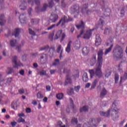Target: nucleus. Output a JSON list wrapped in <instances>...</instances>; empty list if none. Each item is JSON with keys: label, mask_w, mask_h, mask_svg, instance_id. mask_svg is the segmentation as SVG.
Returning a JSON list of instances; mask_svg holds the SVG:
<instances>
[{"label": "nucleus", "mask_w": 127, "mask_h": 127, "mask_svg": "<svg viewBox=\"0 0 127 127\" xmlns=\"http://www.w3.org/2000/svg\"><path fill=\"white\" fill-rule=\"evenodd\" d=\"M97 63L96 64V68L95 70V75L98 78L103 77V72H102V66L103 65V55H104V51L102 49L100 50L98 53Z\"/></svg>", "instance_id": "nucleus-1"}, {"label": "nucleus", "mask_w": 127, "mask_h": 127, "mask_svg": "<svg viewBox=\"0 0 127 127\" xmlns=\"http://www.w3.org/2000/svg\"><path fill=\"white\" fill-rule=\"evenodd\" d=\"M123 48L119 45H117L113 51V57L116 59H121L123 57Z\"/></svg>", "instance_id": "nucleus-2"}, {"label": "nucleus", "mask_w": 127, "mask_h": 127, "mask_svg": "<svg viewBox=\"0 0 127 127\" xmlns=\"http://www.w3.org/2000/svg\"><path fill=\"white\" fill-rule=\"evenodd\" d=\"M101 121V118H98L96 121L95 119H90L87 124H84L83 127H97V123H99Z\"/></svg>", "instance_id": "nucleus-3"}, {"label": "nucleus", "mask_w": 127, "mask_h": 127, "mask_svg": "<svg viewBox=\"0 0 127 127\" xmlns=\"http://www.w3.org/2000/svg\"><path fill=\"white\" fill-rule=\"evenodd\" d=\"M118 105H117V101H114L112 104V110L113 113H115L116 117L113 118V121L114 122H116L118 119H119V115H118V114H119V111H120V109L118 108L117 107Z\"/></svg>", "instance_id": "nucleus-4"}, {"label": "nucleus", "mask_w": 127, "mask_h": 127, "mask_svg": "<svg viewBox=\"0 0 127 127\" xmlns=\"http://www.w3.org/2000/svg\"><path fill=\"white\" fill-rule=\"evenodd\" d=\"M69 21H73V18L68 17L67 18V16H64L63 18H62L58 23H57V26H59L61 24V27H63L66 22H69Z\"/></svg>", "instance_id": "nucleus-5"}, {"label": "nucleus", "mask_w": 127, "mask_h": 127, "mask_svg": "<svg viewBox=\"0 0 127 127\" xmlns=\"http://www.w3.org/2000/svg\"><path fill=\"white\" fill-rule=\"evenodd\" d=\"M75 27L77 29H82L80 31V34L77 36V38H80L85 33V23L83 21H80V24H75Z\"/></svg>", "instance_id": "nucleus-6"}, {"label": "nucleus", "mask_w": 127, "mask_h": 127, "mask_svg": "<svg viewBox=\"0 0 127 127\" xmlns=\"http://www.w3.org/2000/svg\"><path fill=\"white\" fill-rule=\"evenodd\" d=\"M12 62L14 63V68H18V67H23V64L20 62L17 63V57L14 56L12 58Z\"/></svg>", "instance_id": "nucleus-7"}, {"label": "nucleus", "mask_w": 127, "mask_h": 127, "mask_svg": "<svg viewBox=\"0 0 127 127\" xmlns=\"http://www.w3.org/2000/svg\"><path fill=\"white\" fill-rule=\"evenodd\" d=\"M88 9V3L85 4L83 5L82 8H81V12L82 13V14H84V13H86L87 15H89L90 13H91V11Z\"/></svg>", "instance_id": "nucleus-8"}, {"label": "nucleus", "mask_w": 127, "mask_h": 127, "mask_svg": "<svg viewBox=\"0 0 127 127\" xmlns=\"http://www.w3.org/2000/svg\"><path fill=\"white\" fill-rule=\"evenodd\" d=\"M59 18V16L57 14H53L52 13L50 16V20L51 21L52 23H55L57 21H58Z\"/></svg>", "instance_id": "nucleus-9"}, {"label": "nucleus", "mask_w": 127, "mask_h": 127, "mask_svg": "<svg viewBox=\"0 0 127 127\" xmlns=\"http://www.w3.org/2000/svg\"><path fill=\"white\" fill-rule=\"evenodd\" d=\"M94 30V29L92 30H88L86 31V33L84 34V36L82 37L83 39H90L91 36H92V32Z\"/></svg>", "instance_id": "nucleus-10"}, {"label": "nucleus", "mask_w": 127, "mask_h": 127, "mask_svg": "<svg viewBox=\"0 0 127 127\" xmlns=\"http://www.w3.org/2000/svg\"><path fill=\"white\" fill-rule=\"evenodd\" d=\"M20 22L22 24L26 23V14H22L20 15L19 17Z\"/></svg>", "instance_id": "nucleus-11"}, {"label": "nucleus", "mask_w": 127, "mask_h": 127, "mask_svg": "<svg viewBox=\"0 0 127 127\" xmlns=\"http://www.w3.org/2000/svg\"><path fill=\"white\" fill-rule=\"evenodd\" d=\"M101 44H102V39H101L100 35L99 34H97L96 35V40H95V45L96 46H99V45H101Z\"/></svg>", "instance_id": "nucleus-12"}, {"label": "nucleus", "mask_w": 127, "mask_h": 127, "mask_svg": "<svg viewBox=\"0 0 127 127\" xmlns=\"http://www.w3.org/2000/svg\"><path fill=\"white\" fill-rule=\"evenodd\" d=\"M89 52H90V48L89 47H83L82 52L83 55H88L89 54Z\"/></svg>", "instance_id": "nucleus-13"}, {"label": "nucleus", "mask_w": 127, "mask_h": 127, "mask_svg": "<svg viewBox=\"0 0 127 127\" xmlns=\"http://www.w3.org/2000/svg\"><path fill=\"white\" fill-rule=\"evenodd\" d=\"M62 30H59L57 32L56 34L55 39L57 40V39H59L61 37V35H62Z\"/></svg>", "instance_id": "nucleus-14"}, {"label": "nucleus", "mask_w": 127, "mask_h": 127, "mask_svg": "<svg viewBox=\"0 0 127 127\" xmlns=\"http://www.w3.org/2000/svg\"><path fill=\"white\" fill-rule=\"evenodd\" d=\"M99 82V79H95L92 83L91 87L90 88V90H93V89H95L96 87L97 86V84H98Z\"/></svg>", "instance_id": "nucleus-15"}, {"label": "nucleus", "mask_w": 127, "mask_h": 127, "mask_svg": "<svg viewBox=\"0 0 127 127\" xmlns=\"http://www.w3.org/2000/svg\"><path fill=\"white\" fill-rule=\"evenodd\" d=\"M20 33V29L17 28L15 29V31L12 33V36H15V37H17Z\"/></svg>", "instance_id": "nucleus-16"}, {"label": "nucleus", "mask_w": 127, "mask_h": 127, "mask_svg": "<svg viewBox=\"0 0 127 127\" xmlns=\"http://www.w3.org/2000/svg\"><path fill=\"white\" fill-rule=\"evenodd\" d=\"M110 113H111V110H109L107 112H104L103 111L100 112V115L102 117H107V118L110 117Z\"/></svg>", "instance_id": "nucleus-17"}, {"label": "nucleus", "mask_w": 127, "mask_h": 127, "mask_svg": "<svg viewBox=\"0 0 127 127\" xmlns=\"http://www.w3.org/2000/svg\"><path fill=\"white\" fill-rule=\"evenodd\" d=\"M4 23H5V19H4V15L1 14L0 15V25H4Z\"/></svg>", "instance_id": "nucleus-18"}, {"label": "nucleus", "mask_w": 127, "mask_h": 127, "mask_svg": "<svg viewBox=\"0 0 127 127\" xmlns=\"http://www.w3.org/2000/svg\"><path fill=\"white\" fill-rule=\"evenodd\" d=\"M59 2V0H51L50 2H49V7L51 8L53 7V5H55V3Z\"/></svg>", "instance_id": "nucleus-19"}, {"label": "nucleus", "mask_w": 127, "mask_h": 127, "mask_svg": "<svg viewBox=\"0 0 127 127\" xmlns=\"http://www.w3.org/2000/svg\"><path fill=\"white\" fill-rule=\"evenodd\" d=\"M107 90L105 88H103L101 91V93H100V98H104V97H105V96H106V95H107Z\"/></svg>", "instance_id": "nucleus-20"}, {"label": "nucleus", "mask_w": 127, "mask_h": 127, "mask_svg": "<svg viewBox=\"0 0 127 127\" xmlns=\"http://www.w3.org/2000/svg\"><path fill=\"white\" fill-rule=\"evenodd\" d=\"M72 44V41H70L67 44V47L65 49V51L67 53H70L71 51V45Z\"/></svg>", "instance_id": "nucleus-21"}, {"label": "nucleus", "mask_w": 127, "mask_h": 127, "mask_svg": "<svg viewBox=\"0 0 127 127\" xmlns=\"http://www.w3.org/2000/svg\"><path fill=\"white\" fill-rule=\"evenodd\" d=\"M113 47H114V44H112L109 48L106 49L104 53V55L106 56L109 54V53H110V52L112 51V49H113Z\"/></svg>", "instance_id": "nucleus-22"}, {"label": "nucleus", "mask_w": 127, "mask_h": 127, "mask_svg": "<svg viewBox=\"0 0 127 127\" xmlns=\"http://www.w3.org/2000/svg\"><path fill=\"white\" fill-rule=\"evenodd\" d=\"M21 2L22 4L20 6V9H21V10H25V9H26V6H25V4H26V1H25V0H23Z\"/></svg>", "instance_id": "nucleus-23"}, {"label": "nucleus", "mask_w": 127, "mask_h": 127, "mask_svg": "<svg viewBox=\"0 0 127 127\" xmlns=\"http://www.w3.org/2000/svg\"><path fill=\"white\" fill-rule=\"evenodd\" d=\"M83 81L85 83H87L89 81V78H88V74L87 72H85L82 76Z\"/></svg>", "instance_id": "nucleus-24"}, {"label": "nucleus", "mask_w": 127, "mask_h": 127, "mask_svg": "<svg viewBox=\"0 0 127 127\" xmlns=\"http://www.w3.org/2000/svg\"><path fill=\"white\" fill-rule=\"evenodd\" d=\"M96 56H93L91 60H90V65L91 66H94L95 64H96Z\"/></svg>", "instance_id": "nucleus-25"}, {"label": "nucleus", "mask_w": 127, "mask_h": 127, "mask_svg": "<svg viewBox=\"0 0 127 127\" xmlns=\"http://www.w3.org/2000/svg\"><path fill=\"white\" fill-rule=\"evenodd\" d=\"M65 83L66 84H71L72 83V79L70 78L69 74H67L66 76Z\"/></svg>", "instance_id": "nucleus-26"}, {"label": "nucleus", "mask_w": 127, "mask_h": 127, "mask_svg": "<svg viewBox=\"0 0 127 127\" xmlns=\"http://www.w3.org/2000/svg\"><path fill=\"white\" fill-rule=\"evenodd\" d=\"M40 20L39 19H31V23L33 25L38 24Z\"/></svg>", "instance_id": "nucleus-27"}, {"label": "nucleus", "mask_w": 127, "mask_h": 127, "mask_svg": "<svg viewBox=\"0 0 127 127\" xmlns=\"http://www.w3.org/2000/svg\"><path fill=\"white\" fill-rule=\"evenodd\" d=\"M56 97L58 100H62L63 98H64V94L63 93L57 94L56 95Z\"/></svg>", "instance_id": "nucleus-28"}, {"label": "nucleus", "mask_w": 127, "mask_h": 127, "mask_svg": "<svg viewBox=\"0 0 127 127\" xmlns=\"http://www.w3.org/2000/svg\"><path fill=\"white\" fill-rule=\"evenodd\" d=\"M111 75H112V69H107L106 70L105 77L108 78V77H110Z\"/></svg>", "instance_id": "nucleus-29"}, {"label": "nucleus", "mask_w": 127, "mask_h": 127, "mask_svg": "<svg viewBox=\"0 0 127 127\" xmlns=\"http://www.w3.org/2000/svg\"><path fill=\"white\" fill-rule=\"evenodd\" d=\"M17 43L16 40L12 39L11 41H10V44L11 47H14Z\"/></svg>", "instance_id": "nucleus-30"}, {"label": "nucleus", "mask_w": 127, "mask_h": 127, "mask_svg": "<svg viewBox=\"0 0 127 127\" xmlns=\"http://www.w3.org/2000/svg\"><path fill=\"white\" fill-rule=\"evenodd\" d=\"M122 63L123 62H121L118 66V70L119 72H120V73H123V68H122V67H123V65H122Z\"/></svg>", "instance_id": "nucleus-31"}, {"label": "nucleus", "mask_w": 127, "mask_h": 127, "mask_svg": "<svg viewBox=\"0 0 127 127\" xmlns=\"http://www.w3.org/2000/svg\"><path fill=\"white\" fill-rule=\"evenodd\" d=\"M110 33H112V29H109L108 28H106L104 30V34L105 35H107V34H110Z\"/></svg>", "instance_id": "nucleus-32"}, {"label": "nucleus", "mask_w": 127, "mask_h": 127, "mask_svg": "<svg viewBox=\"0 0 127 127\" xmlns=\"http://www.w3.org/2000/svg\"><path fill=\"white\" fill-rule=\"evenodd\" d=\"M88 108L87 106H83L82 108L80 109V113L82 112H88Z\"/></svg>", "instance_id": "nucleus-33"}, {"label": "nucleus", "mask_w": 127, "mask_h": 127, "mask_svg": "<svg viewBox=\"0 0 127 127\" xmlns=\"http://www.w3.org/2000/svg\"><path fill=\"white\" fill-rule=\"evenodd\" d=\"M11 107L13 110H17V106L16 105V103L14 102H12Z\"/></svg>", "instance_id": "nucleus-34"}, {"label": "nucleus", "mask_w": 127, "mask_h": 127, "mask_svg": "<svg viewBox=\"0 0 127 127\" xmlns=\"http://www.w3.org/2000/svg\"><path fill=\"white\" fill-rule=\"evenodd\" d=\"M48 7V4L47 3H45L42 9L40 10V11H42V12L45 11Z\"/></svg>", "instance_id": "nucleus-35"}, {"label": "nucleus", "mask_w": 127, "mask_h": 127, "mask_svg": "<svg viewBox=\"0 0 127 127\" xmlns=\"http://www.w3.org/2000/svg\"><path fill=\"white\" fill-rule=\"evenodd\" d=\"M89 72L90 75V77L93 78L95 75V69H90L89 70Z\"/></svg>", "instance_id": "nucleus-36"}, {"label": "nucleus", "mask_w": 127, "mask_h": 127, "mask_svg": "<svg viewBox=\"0 0 127 127\" xmlns=\"http://www.w3.org/2000/svg\"><path fill=\"white\" fill-rule=\"evenodd\" d=\"M73 8L75 12H77V13H79V9H80V7H79V6L75 5L73 6Z\"/></svg>", "instance_id": "nucleus-37"}, {"label": "nucleus", "mask_w": 127, "mask_h": 127, "mask_svg": "<svg viewBox=\"0 0 127 127\" xmlns=\"http://www.w3.org/2000/svg\"><path fill=\"white\" fill-rule=\"evenodd\" d=\"M37 98L40 100H41V99H43V96L41 94V92L39 91L37 94Z\"/></svg>", "instance_id": "nucleus-38"}, {"label": "nucleus", "mask_w": 127, "mask_h": 127, "mask_svg": "<svg viewBox=\"0 0 127 127\" xmlns=\"http://www.w3.org/2000/svg\"><path fill=\"white\" fill-rule=\"evenodd\" d=\"M71 124H75L77 125L78 124V119L77 118H73L71 120Z\"/></svg>", "instance_id": "nucleus-39"}, {"label": "nucleus", "mask_w": 127, "mask_h": 127, "mask_svg": "<svg viewBox=\"0 0 127 127\" xmlns=\"http://www.w3.org/2000/svg\"><path fill=\"white\" fill-rule=\"evenodd\" d=\"M70 101V107L74 110L75 109V106H74V102L73 101V100L72 98H69Z\"/></svg>", "instance_id": "nucleus-40"}, {"label": "nucleus", "mask_w": 127, "mask_h": 127, "mask_svg": "<svg viewBox=\"0 0 127 127\" xmlns=\"http://www.w3.org/2000/svg\"><path fill=\"white\" fill-rule=\"evenodd\" d=\"M48 49H49V46L47 45V46H45L43 48H41L39 50V51H43V50H48Z\"/></svg>", "instance_id": "nucleus-41"}, {"label": "nucleus", "mask_w": 127, "mask_h": 127, "mask_svg": "<svg viewBox=\"0 0 127 127\" xmlns=\"http://www.w3.org/2000/svg\"><path fill=\"white\" fill-rule=\"evenodd\" d=\"M56 26H57V24H53L47 28V30H52V29L56 27Z\"/></svg>", "instance_id": "nucleus-42"}, {"label": "nucleus", "mask_w": 127, "mask_h": 127, "mask_svg": "<svg viewBox=\"0 0 127 127\" xmlns=\"http://www.w3.org/2000/svg\"><path fill=\"white\" fill-rule=\"evenodd\" d=\"M29 32L30 34H31V35H33V36H35V35H36L35 32H34V31L31 30V29H30V28H29Z\"/></svg>", "instance_id": "nucleus-43"}, {"label": "nucleus", "mask_w": 127, "mask_h": 127, "mask_svg": "<svg viewBox=\"0 0 127 127\" xmlns=\"http://www.w3.org/2000/svg\"><path fill=\"white\" fill-rule=\"evenodd\" d=\"M54 36V33H52L49 34V39L51 41H53V37Z\"/></svg>", "instance_id": "nucleus-44"}, {"label": "nucleus", "mask_w": 127, "mask_h": 127, "mask_svg": "<svg viewBox=\"0 0 127 127\" xmlns=\"http://www.w3.org/2000/svg\"><path fill=\"white\" fill-rule=\"evenodd\" d=\"M67 94L69 95V96H71V95H73L74 94V90L73 88L70 89L67 91Z\"/></svg>", "instance_id": "nucleus-45"}, {"label": "nucleus", "mask_w": 127, "mask_h": 127, "mask_svg": "<svg viewBox=\"0 0 127 127\" xmlns=\"http://www.w3.org/2000/svg\"><path fill=\"white\" fill-rule=\"evenodd\" d=\"M61 49H62V46H61V45H59L57 48V52L58 53H60V51L62 50Z\"/></svg>", "instance_id": "nucleus-46"}, {"label": "nucleus", "mask_w": 127, "mask_h": 127, "mask_svg": "<svg viewBox=\"0 0 127 127\" xmlns=\"http://www.w3.org/2000/svg\"><path fill=\"white\" fill-rule=\"evenodd\" d=\"M18 123H26L25 122V120L23 119L22 117H20L18 120Z\"/></svg>", "instance_id": "nucleus-47"}, {"label": "nucleus", "mask_w": 127, "mask_h": 127, "mask_svg": "<svg viewBox=\"0 0 127 127\" xmlns=\"http://www.w3.org/2000/svg\"><path fill=\"white\" fill-rule=\"evenodd\" d=\"M80 89H81V86H80V85L74 87V91H75V92H77V93H78V92L80 91Z\"/></svg>", "instance_id": "nucleus-48"}, {"label": "nucleus", "mask_w": 127, "mask_h": 127, "mask_svg": "<svg viewBox=\"0 0 127 127\" xmlns=\"http://www.w3.org/2000/svg\"><path fill=\"white\" fill-rule=\"evenodd\" d=\"M119 76L118 74H115V80L116 84H118L119 82Z\"/></svg>", "instance_id": "nucleus-49"}, {"label": "nucleus", "mask_w": 127, "mask_h": 127, "mask_svg": "<svg viewBox=\"0 0 127 127\" xmlns=\"http://www.w3.org/2000/svg\"><path fill=\"white\" fill-rule=\"evenodd\" d=\"M39 74L41 76H45V75H46V71L43 70L39 72Z\"/></svg>", "instance_id": "nucleus-50"}, {"label": "nucleus", "mask_w": 127, "mask_h": 127, "mask_svg": "<svg viewBox=\"0 0 127 127\" xmlns=\"http://www.w3.org/2000/svg\"><path fill=\"white\" fill-rule=\"evenodd\" d=\"M4 79H2L1 75L0 74V86H3V82Z\"/></svg>", "instance_id": "nucleus-51"}, {"label": "nucleus", "mask_w": 127, "mask_h": 127, "mask_svg": "<svg viewBox=\"0 0 127 127\" xmlns=\"http://www.w3.org/2000/svg\"><path fill=\"white\" fill-rule=\"evenodd\" d=\"M58 64H59V59H56L55 63L53 64V66H56V65H58Z\"/></svg>", "instance_id": "nucleus-52"}, {"label": "nucleus", "mask_w": 127, "mask_h": 127, "mask_svg": "<svg viewBox=\"0 0 127 127\" xmlns=\"http://www.w3.org/2000/svg\"><path fill=\"white\" fill-rule=\"evenodd\" d=\"M16 50H17L18 52H20L21 51V46H17V47H16Z\"/></svg>", "instance_id": "nucleus-53"}, {"label": "nucleus", "mask_w": 127, "mask_h": 127, "mask_svg": "<svg viewBox=\"0 0 127 127\" xmlns=\"http://www.w3.org/2000/svg\"><path fill=\"white\" fill-rule=\"evenodd\" d=\"M65 37H66V34H65L64 33H63L62 34V38L61 39L60 42H62V41L64 40V39L65 38Z\"/></svg>", "instance_id": "nucleus-54"}, {"label": "nucleus", "mask_w": 127, "mask_h": 127, "mask_svg": "<svg viewBox=\"0 0 127 127\" xmlns=\"http://www.w3.org/2000/svg\"><path fill=\"white\" fill-rule=\"evenodd\" d=\"M18 92L20 95H22L23 94H24V89L21 88L18 90Z\"/></svg>", "instance_id": "nucleus-55"}, {"label": "nucleus", "mask_w": 127, "mask_h": 127, "mask_svg": "<svg viewBox=\"0 0 127 127\" xmlns=\"http://www.w3.org/2000/svg\"><path fill=\"white\" fill-rule=\"evenodd\" d=\"M105 24V21L104 20H102L101 19H99V25L102 26H104V24Z\"/></svg>", "instance_id": "nucleus-56"}, {"label": "nucleus", "mask_w": 127, "mask_h": 127, "mask_svg": "<svg viewBox=\"0 0 127 127\" xmlns=\"http://www.w3.org/2000/svg\"><path fill=\"white\" fill-rule=\"evenodd\" d=\"M11 125L12 127H15V126L17 125V123L15 121L11 122Z\"/></svg>", "instance_id": "nucleus-57"}, {"label": "nucleus", "mask_w": 127, "mask_h": 127, "mask_svg": "<svg viewBox=\"0 0 127 127\" xmlns=\"http://www.w3.org/2000/svg\"><path fill=\"white\" fill-rule=\"evenodd\" d=\"M11 81H12V78L10 77L7 79L6 83L9 84L11 83Z\"/></svg>", "instance_id": "nucleus-58"}, {"label": "nucleus", "mask_w": 127, "mask_h": 127, "mask_svg": "<svg viewBox=\"0 0 127 127\" xmlns=\"http://www.w3.org/2000/svg\"><path fill=\"white\" fill-rule=\"evenodd\" d=\"M35 3L36 4V5H38V6H39V5H40V0H35Z\"/></svg>", "instance_id": "nucleus-59"}, {"label": "nucleus", "mask_w": 127, "mask_h": 127, "mask_svg": "<svg viewBox=\"0 0 127 127\" xmlns=\"http://www.w3.org/2000/svg\"><path fill=\"white\" fill-rule=\"evenodd\" d=\"M120 14H121V16L123 17V16L125 15V10H124L123 9H121Z\"/></svg>", "instance_id": "nucleus-60"}, {"label": "nucleus", "mask_w": 127, "mask_h": 127, "mask_svg": "<svg viewBox=\"0 0 127 127\" xmlns=\"http://www.w3.org/2000/svg\"><path fill=\"white\" fill-rule=\"evenodd\" d=\"M40 56H41V59H44V56H45V58H47V55H46V54H41Z\"/></svg>", "instance_id": "nucleus-61"}, {"label": "nucleus", "mask_w": 127, "mask_h": 127, "mask_svg": "<svg viewBox=\"0 0 127 127\" xmlns=\"http://www.w3.org/2000/svg\"><path fill=\"white\" fill-rule=\"evenodd\" d=\"M26 112L28 114L31 113V109L29 108H26Z\"/></svg>", "instance_id": "nucleus-62"}, {"label": "nucleus", "mask_w": 127, "mask_h": 127, "mask_svg": "<svg viewBox=\"0 0 127 127\" xmlns=\"http://www.w3.org/2000/svg\"><path fill=\"white\" fill-rule=\"evenodd\" d=\"M69 72H70V70L67 69V68H64V73H69Z\"/></svg>", "instance_id": "nucleus-63"}, {"label": "nucleus", "mask_w": 127, "mask_h": 127, "mask_svg": "<svg viewBox=\"0 0 127 127\" xmlns=\"http://www.w3.org/2000/svg\"><path fill=\"white\" fill-rule=\"evenodd\" d=\"M19 74H20V75H22V76H23V75H24V70L23 69L20 70Z\"/></svg>", "instance_id": "nucleus-64"}]
</instances>
